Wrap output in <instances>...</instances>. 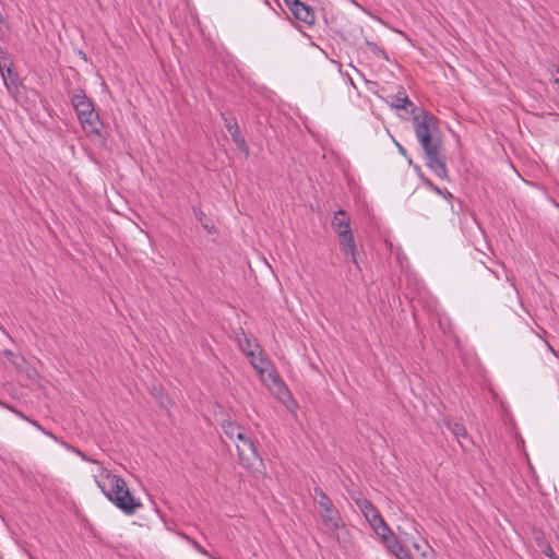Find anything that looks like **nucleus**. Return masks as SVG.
Instances as JSON below:
<instances>
[{
	"instance_id": "nucleus-19",
	"label": "nucleus",
	"mask_w": 559,
	"mask_h": 559,
	"mask_svg": "<svg viewBox=\"0 0 559 559\" xmlns=\"http://www.w3.org/2000/svg\"><path fill=\"white\" fill-rule=\"evenodd\" d=\"M448 428L451 430V432L456 437L459 443L464 447V440H467V431L465 427L460 423H449Z\"/></svg>"
},
{
	"instance_id": "nucleus-10",
	"label": "nucleus",
	"mask_w": 559,
	"mask_h": 559,
	"mask_svg": "<svg viewBox=\"0 0 559 559\" xmlns=\"http://www.w3.org/2000/svg\"><path fill=\"white\" fill-rule=\"evenodd\" d=\"M246 356L249 358L252 367L258 371L260 379L274 369L270 361L262 355L259 346H254V349L246 350Z\"/></svg>"
},
{
	"instance_id": "nucleus-13",
	"label": "nucleus",
	"mask_w": 559,
	"mask_h": 559,
	"mask_svg": "<svg viewBox=\"0 0 559 559\" xmlns=\"http://www.w3.org/2000/svg\"><path fill=\"white\" fill-rule=\"evenodd\" d=\"M17 415L29 421L34 427H36L38 430H40L43 433H45L46 436H48L49 438H51L52 440H55L56 442H58L59 444H61L66 450L70 451V452H73L75 454H78L83 461L85 460H88V456H86L83 452H81L79 449L74 448L73 445L69 444L68 442L59 439L57 436H55L52 432L50 431H47L45 430L38 423L34 421V420H31L28 419L26 416H24L23 414L21 413H17Z\"/></svg>"
},
{
	"instance_id": "nucleus-11",
	"label": "nucleus",
	"mask_w": 559,
	"mask_h": 559,
	"mask_svg": "<svg viewBox=\"0 0 559 559\" xmlns=\"http://www.w3.org/2000/svg\"><path fill=\"white\" fill-rule=\"evenodd\" d=\"M385 548L395 556L396 559H413L407 548L395 537L392 531L381 538Z\"/></svg>"
},
{
	"instance_id": "nucleus-29",
	"label": "nucleus",
	"mask_w": 559,
	"mask_h": 559,
	"mask_svg": "<svg viewBox=\"0 0 559 559\" xmlns=\"http://www.w3.org/2000/svg\"><path fill=\"white\" fill-rule=\"evenodd\" d=\"M414 531H415V532H417L418 534H420V533L418 532V528H417V525H416V524H414Z\"/></svg>"
},
{
	"instance_id": "nucleus-20",
	"label": "nucleus",
	"mask_w": 559,
	"mask_h": 559,
	"mask_svg": "<svg viewBox=\"0 0 559 559\" xmlns=\"http://www.w3.org/2000/svg\"><path fill=\"white\" fill-rule=\"evenodd\" d=\"M392 106L394 108H396V109H407L408 107H414L413 103L403 93H397L394 96V99L392 102Z\"/></svg>"
},
{
	"instance_id": "nucleus-22",
	"label": "nucleus",
	"mask_w": 559,
	"mask_h": 559,
	"mask_svg": "<svg viewBox=\"0 0 559 559\" xmlns=\"http://www.w3.org/2000/svg\"><path fill=\"white\" fill-rule=\"evenodd\" d=\"M254 346H259V345L247 337L239 341V347L243 352L245 355H246V350L254 349Z\"/></svg>"
},
{
	"instance_id": "nucleus-7",
	"label": "nucleus",
	"mask_w": 559,
	"mask_h": 559,
	"mask_svg": "<svg viewBox=\"0 0 559 559\" xmlns=\"http://www.w3.org/2000/svg\"><path fill=\"white\" fill-rule=\"evenodd\" d=\"M236 448L241 465L254 474L261 473L262 460L246 432L241 436V439L236 440Z\"/></svg>"
},
{
	"instance_id": "nucleus-25",
	"label": "nucleus",
	"mask_w": 559,
	"mask_h": 559,
	"mask_svg": "<svg viewBox=\"0 0 559 559\" xmlns=\"http://www.w3.org/2000/svg\"><path fill=\"white\" fill-rule=\"evenodd\" d=\"M193 545L199 552H201L202 555H207V551L200 544L194 543Z\"/></svg>"
},
{
	"instance_id": "nucleus-21",
	"label": "nucleus",
	"mask_w": 559,
	"mask_h": 559,
	"mask_svg": "<svg viewBox=\"0 0 559 559\" xmlns=\"http://www.w3.org/2000/svg\"><path fill=\"white\" fill-rule=\"evenodd\" d=\"M4 355L7 356L9 361L16 367L17 370H20V371L23 370V366L25 365V360H24V358L22 356H20L17 354H14V353H12L10 350H5Z\"/></svg>"
},
{
	"instance_id": "nucleus-23",
	"label": "nucleus",
	"mask_w": 559,
	"mask_h": 559,
	"mask_svg": "<svg viewBox=\"0 0 559 559\" xmlns=\"http://www.w3.org/2000/svg\"><path fill=\"white\" fill-rule=\"evenodd\" d=\"M543 552L550 559H558L554 549L549 545L543 547Z\"/></svg>"
},
{
	"instance_id": "nucleus-8",
	"label": "nucleus",
	"mask_w": 559,
	"mask_h": 559,
	"mask_svg": "<svg viewBox=\"0 0 559 559\" xmlns=\"http://www.w3.org/2000/svg\"><path fill=\"white\" fill-rule=\"evenodd\" d=\"M357 504L378 536L382 538L391 532L390 527L385 524L379 511L368 500H358Z\"/></svg>"
},
{
	"instance_id": "nucleus-17",
	"label": "nucleus",
	"mask_w": 559,
	"mask_h": 559,
	"mask_svg": "<svg viewBox=\"0 0 559 559\" xmlns=\"http://www.w3.org/2000/svg\"><path fill=\"white\" fill-rule=\"evenodd\" d=\"M222 428L224 433L233 441L241 439V436L246 432L242 427L230 420L224 421Z\"/></svg>"
},
{
	"instance_id": "nucleus-9",
	"label": "nucleus",
	"mask_w": 559,
	"mask_h": 559,
	"mask_svg": "<svg viewBox=\"0 0 559 559\" xmlns=\"http://www.w3.org/2000/svg\"><path fill=\"white\" fill-rule=\"evenodd\" d=\"M427 166L439 177L447 178L448 170L441 158V146L424 150Z\"/></svg>"
},
{
	"instance_id": "nucleus-6",
	"label": "nucleus",
	"mask_w": 559,
	"mask_h": 559,
	"mask_svg": "<svg viewBox=\"0 0 559 559\" xmlns=\"http://www.w3.org/2000/svg\"><path fill=\"white\" fill-rule=\"evenodd\" d=\"M261 381L267 388V390L286 407L287 411L290 413H296L298 404L294 400L286 384L281 380L274 369L267 372L265 377L261 378Z\"/></svg>"
},
{
	"instance_id": "nucleus-28",
	"label": "nucleus",
	"mask_w": 559,
	"mask_h": 559,
	"mask_svg": "<svg viewBox=\"0 0 559 559\" xmlns=\"http://www.w3.org/2000/svg\"><path fill=\"white\" fill-rule=\"evenodd\" d=\"M428 185L437 192V193H441L440 189L436 186H433L430 181H428Z\"/></svg>"
},
{
	"instance_id": "nucleus-12",
	"label": "nucleus",
	"mask_w": 559,
	"mask_h": 559,
	"mask_svg": "<svg viewBox=\"0 0 559 559\" xmlns=\"http://www.w3.org/2000/svg\"><path fill=\"white\" fill-rule=\"evenodd\" d=\"M91 462L95 467L92 469V476L94 481L96 483L99 489H104V485L107 484L108 480L111 479L116 474H112L107 467H105L100 462L90 459L86 460Z\"/></svg>"
},
{
	"instance_id": "nucleus-2",
	"label": "nucleus",
	"mask_w": 559,
	"mask_h": 559,
	"mask_svg": "<svg viewBox=\"0 0 559 559\" xmlns=\"http://www.w3.org/2000/svg\"><path fill=\"white\" fill-rule=\"evenodd\" d=\"M314 501L319 507V514L325 527L337 539L346 544L349 540L348 531L329 497L321 490L316 489Z\"/></svg>"
},
{
	"instance_id": "nucleus-5",
	"label": "nucleus",
	"mask_w": 559,
	"mask_h": 559,
	"mask_svg": "<svg viewBox=\"0 0 559 559\" xmlns=\"http://www.w3.org/2000/svg\"><path fill=\"white\" fill-rule=\"evenodd\" d=\"M332 226L340 237L342 251L346 255H349L354 263H357L356 246L352 234L350 219L348 214L343 210L337 211L332 219Z\"/></svg>"
},
{
	"instance_id": "nucleus-4",
	"label": "nucleus",
	"mask_w": 559,
	"mask_h": 559,
	"mask_svg": "<svg viewBox=\"0 0 559 559\" xmlns=\"http://www.w3.org/2000/svg\"><path fill=\"white\" fill-rule=\"evenodd\" d=\"M413 123L423 150L441 146V133L436 117L421 111L414 115Z\"/></svg>"
},
{
	"instance_id": "nucleus-27",
	"label": "nucleus",
	"mask_w": 559,
	"mask_h": 559,
	"mask_svg": "<svg viewBox=\"0 0 559 559\" xmlns=\"http://www.w3.org/2000/svg\"><path fill=\"white\" fill-rule=\"evenodd\" d=\"M395 145L397 146V150L402 155H406L405 148L399 142L395 141Z\"/></svg>"
},
{
	"instance_id": "nucleus-16",
	"label": "nucleus",
	"mask_w": 559,
	"mask_h": 559,
	"mask_svg": "<svg viewBox=\"0 0 559 559\" xmlns=\"http://www.w3.org/2000/svg\"><path fill=\"white\" fill-rule=\"evenodd\" d=\"M292 13L296 19L302 21L306 24H312L316 19L312 9L302 2L294 11H292Z\"/></svg>"
},
{
	"instance_id": "nucleus-14",
	"label": "nucleus",
	"mask_w": 559,
	"mask_h": 559,
	"mask_svg": "<svg viewBox=\"0 0 559 559\" xmlns=\"http://www.w3.org/2000/svg\"><path fill=\"white\" fill-rule=\"evenodd\" d=\"M404 535V540L409 542L415 550L419 552L420 559H433V549L426 543H420L419 540L413 539L408 533L402 532Z\"/></svg>"
},
{
	"instance_id": "nucleus-15",
	"label": "nucleus",
	"mask_w": 559,
	"mask_h": 559,
	"mask_svg": "<svg viewBox=\"0 0 559 559\" xmlns=\"http://www.w3.org/2000/svg\"><path fill=\"white\" fill-rule=\"evenodd\" d=\"M224 121H225V127L229 131L236 145L240 150L246 151L247 150L246 143H245V140L239 134V128H238L237 121L233 118H224Z\"/></svg>"
},
{
	"instance_id": "nucleus-24",
	"label": "nucleus",
	"mask_w": 559,
	"mask_h": 559,
	"mask_svg": "<svg viewBox=\"0 0 559 559\" xmlns=\"http://www.w3.org/2000/svg\"><path fill=\"white\" fill-rule=\"evenodd\" d=\"M284 1L290 11H294L301 3L299 0H284Z\"/></svg>"
},
{
	"instance_id": "nucleus-26",
	"label": "nucleus",
	"mask_w": 559,
	"mask_h": 559,
	"mask_svg": "<svg viewBox=\"0 0 559 559\" xmlns=\"http://www.w3.org/2000/svg\"><path fill=\"white\" fill-rule=\"evenodd\" d=\"M203 216H204V214H203V213H200V214H198V215H197V218L202 223V225H203V227H204L205 229H209V225H207V224H205V223H203Z\"/></svg>"
},
{
	"instance_id": "nucleus-18",
	"label": "nucleus",
	"mask_w": 559,
	"mask_h": 559,
	"mask_svg": "<svg viewBox=\"0 0 559 559\" xmlns=\"http://www.w3.org/2000/svg\"><path fill=\"white\" fill-rule=\"evenodd\" d=\"M0 73L2 75L3 82L8 88V91L13 94L15 93V90L17 88L16 84L13 80H11L12 71L8 67L7 60L1 61L0 60Z\"/></svg>"
},
{
	"instance_id": "nucleus-1",
	"label": "nucleus",
	"mask_w": 559,
	"mask_h": 559,
	"mask_svg": "<svg viewBox=\"0 0 559 559\" xmlns=\"http://www.w3.org/2000/svg\"><path fill=\"white\" fill-rule=\"evenodd\" d=\"M70 100L83 131L88 136H99L102 123L98 114L95 111L94 103L80 88L70 93Z\"/></svg>"
},
{
	"instance_id": "nucleus-3",
	"label": "nucleus",
	"mask_w": 559,
	"mask_h": 559,
	"mask_svg": "<svg viewBox=\"0 0 559 559\" xmlns=\"http://www.w3.org/2000/svg\"><path fill=\"white\" fill-rule=\"evenodd\" d=\"M105 497L127 514H133L141 503L131 495L124 479L115 475L100 489Z\"/></svg>"
}]
</instances>
